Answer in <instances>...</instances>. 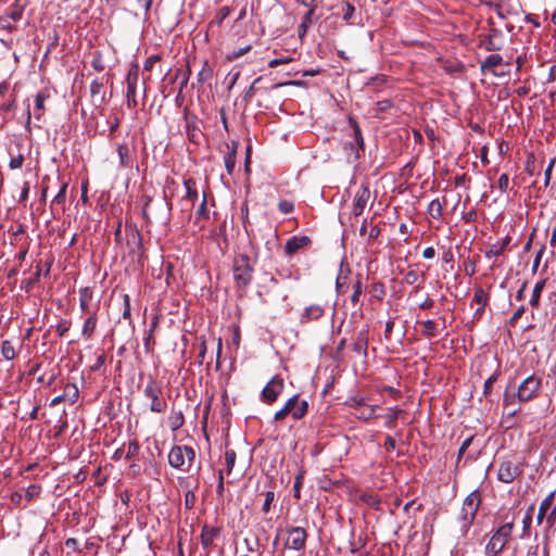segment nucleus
I'll use <instances>...</instances> for the list:
<instances>
[{
  "mask_svg": "<svg viewBox=\"0 0 556 556\" xmlns=\"http://www.w3.org/2000/svg\"><path fill=\"white\" fill-rule=\"evenodd\" d=\"M0 29L8 31H13L15 29V26L11 23V18L4 14L0 16Z\"/></svg>",
  "mask_w": 556,
  "mask_h": 556,
  "instance_id": "nucleus-54",
  "label": "nucleus"
},
{
  "mask_svg": "<svg viewBox=\"0 0 556 556\" xmlns=\"http://www.w3.org/2000/svg\"><path fill=\"white\" fill-rule=\"evenodd\" d=\"M503 63V58L500 54H490L481 62V71H492L496 75L494 68Z\"/></svg>",
  "mask_w": 556,
  "mask_h": 556,
  "instance_id": "nucleus-28",
  "label": "nucleus"
},
{
  "mask_svg": "<svg viewBox=\"0 0 556 556\" xmlns=\"http://www.w3.org/2000/svg\"><path fill=\"white\" fill-rule=\"evenodd\" d=\"M555 165V159H552L544 172V185L547 187L549 185L551 178H552V170Z\"/></svg>",
  "mask_w": 556,
  "mask_h": 556,
  "instance_id": "nucleus-58",
  "label": "nucleus"
},
{
  "mask_svg": "<svg viewBox=\"0 0 556 556\" xmlns=\"http://www.w3.org/2000/svg\"><path fill=\"white\" fill-rule=\"evenodd\" d=\"M370 199V190L367 186L362 185L355 195H354V203L352 213L354 216H359L363 214L368 201Z\"/></svg>",
  "mask_w": 556,
  "mask_h": 556,
  "instance_id": "nucleus-12",
  "label": "nucleus"
},
{
  "mask_svg": "<svg viewBox=\"0 0 556 556\" xmlns=\"http://www.w3.org/2000/svg\"><path fill=\"white\" fill-rule=\"evenodd\" d=\"M303 484V473L300 472L295 477L294 485H293V496L298 500L301 498V488Z\"/></svg>",
  "mask_w": 556,
  "mask_h": 556,
  "instance_id": "nucleus-50",
  "label": "nucleus"
},
{
  "mask_svg": "<svg viewBox=\"0 0 556 556\" xmlns=\"http://www.w3.org/2000/svg\"><path fill=\"white\" fill-rule=\"evenodd\" d=\"M92 301V291L89 288H83L79 290V306L81 312L90 314L93 309H90Z\"/></svg>",
  "mask_w": 556,
  "mask_h": 556,
  "instance_id": "nucleus-25",
  "label": "nucleus"
},
{
  "mask_svg": "<svg viewBox=\"0 0 556 556\" xmlns=\"http://www.w3.org/2000/svg\"><path fill=\"white\" fill-rule=\"evenodd\" d=\"M514 530L513 522L502 525L491 536L485 546L486 556H496L508 543Z\"/></svg>",
  "mask_w": 556,
  "mask_h": 556,
  "instance_id": "nucleus-5",
  "label": "nucleus"
},
{
  "mask_svg": "<svg viewBox=\"0 0 556 556\" xmlns=\"http://www.w3.org/2000/svg\"><path fill=\"white\" fill-rule=\"evenodd\" d=\"M98 323V315L97 309H93L88 314V317L85 319L83 329H81V336L84 339L89 340L92 338L94 330L97 328Z\"/></svg>",
  "mask_w": 556,
  "mask_h": 556,
  "instance_id": "nucleus-18",
  "label": "nucleus"
},
{
  "mask_svg": "<svg viewBox=\"0 0 556 556\" xmlns=\"http://www.w3.org/2000/svg\"><path fill=\"white\" fill-rule=\"evenodd\" d=\"M184 425V415L181 412L173 413L169 417V426L173 431L178 430Z\"/></svg>",
  "mask_w": 556,
  "mask_h": 556,
  "instance_id": "nucleus-43",
  "label": "nucleus"
},
{
  "mask_svg": "<svg viewBox=\"0 0 556 556\" xmlns=\"http://www.w3.org/2000/svg\"><path fill=\"white\" fill-rule=\"evenodd\" d=\"M90 92L92 101L97 105H101L105 100V90L102 81L96 79L90 84Z\"/></svg>",
  "mask_w": 556,
  "mask_h": 556,
  "instance_id": "nucleus-19",
  "label": "nucleus"
},
{
  "mask_svg": "<svg viewBox=\"0 0 556 556\" xmlns=\"http://www.w3.org/2000/svg\"><path fill=\"white\" fill-rule=\"evenodd\" d=\"M195 459V451L189 445H174L168 453L170 467L188 472Z\"/></svg>",
  "mask_w": 556,
  "mask_h": 556,
  "instance_id": "nucleus-2",
  "label": "nucleus"
},
{
  "mask_svg": "<svg viewBox=\"0 0 556 556\" xmlns=\"http://www.w3.org/2000/svg\"><path fill=\"white\" fill-rule=\"evenodd\" d=\"M362 293H363L362 277H361V275H357L356 280L353 283V293L351 295V302L354 305H356L359 302Z\"/></svg>",
  "mask_w": 556,
  "mask_h": 556,
  "instance_id": "nucleus-36",
  "label": "nucleus"
},
{
  "mask_svg": "<svg viewBox=\"0 0 556 556\" xmlns=\"http://www.w3.org/2000/svg\"><path fill=\"white\" fill-rule=\"evenodd\" d=\"M237 454L233 450H227L225 452V465H226V472L227 475H230L233 466L236 464Z\"/></svg>",
  "mask_w": 556,
  "mask_h": 556,
  "instance_id": "nucleus-40",
  "label": "nucleus"
},
{
  "mask_svg": "<svg viewBox=\"0 0 556 556\" xmlns=\"http://www.w3.org/2000/svg\"><path fill=\"white\" fill-rule=\"evenodd\" d=\"M509 242L510 238L506 236L502 241L491 244L485 251V257L492 258L502 255L507 249Z\"/></svg>",
  "mask_w": 556,
  "mask_h": 556,
  "instance_id": "nucleus-20",
  "label": "nucleus"
},
{
  "mask_svg": "<svg viewBox=\"0 0 556 556\" xmlns=\"http://www.w3.org/2000/svg\"><path fill=\"white\" fill-rule=\"evenodd\" d=\"M161 60L160 55L157 54H154V55H151L149 56L146 61H144V64H143V68L146 71H151L154 66V64L156 62H159Z\"/></svg>",
  "mask_w": 556,
  "mask_h": 556,
  "instance_id": "nucleus-61",
  "label": "nucleus"
},
{
  "mask_svg": "<svg viewBox=\"0 0 556 556\" xmlns=\"http://www.w3.org/2000/svg\"><path fill=\"white\" fill-rule=\"evenodd\" d=\"M367 346H368V330L367 329L361 330L357 333L353 349L358 354H366Z\"/></svg>",
  "mask_w": 556,
  "mask_h": 556,
  "instance_id": "nucleus-27",
  "label": "nucleus"
},
{
  "mask_svg": "<svg viewBox=\"0 0 556 556\" xmlns=\"http://www.w3.org/2000/svg\"><path fill=\"white\" fill-rule=\"evenodd\" d=\"M185 188H186V194L181 199L180 203H189L188 210H192L194 206L195 201L198 200V190H197V184L195 180L192 178L186 179L184 181Z\"/></svg>",
  "mask_w": 556,
  "mask_h": 556,
  "instance_id": "nucleus-15",
  "label": "nucleus"
},
{
  "mask_svg": "<svg viewBox=\"0 0 556 556\" xmlns=\"http://www.w3.org/2000/svg\"><path fill=\"white\" fill-rule=\"evenodd\" d=\"M518 475V468L510 462L501 464L497 472L498 480L505 483H510Z\"/></svg>",
  "mask_w": 556,
  "mask_h": 556,
  "instance_id": "nucleus-14",
  "label": "nucleus"
},
{
  "mask_svg": "<svg viewBox=\"0 0 556 556\" xmlns=\"http://www.w3.org/2000/svg\"><path fill=\"white\" fill-rule=\"evenodd\" d=\"M206 201H207L206 200V194L204 193L202 202H201V204H200V206L197 210L195 215H194V224L199 225L200 228L203 227V225H201V220L202 219H208V215H210V212L206 208Z\"/></svg>",
  "mask_w": 556,
  "mask_h": 556,
  "instance_id": "nucleus-29",
  "label": "nucleus"
},
{
  "mask_svg": "<svg viewBox=\"0 0 556 556\" xmlns=\"http://www.w3.org/2000/svg\"><path fill=\"white\" fill-rule=\"evenodd\" d=\"M63 395L65 396V401L74 404L79 395L78 388L74 383H67L64 388Z\"/></svg>",
  "mask_w": 556,
  "mask_h": 556,
  "instance_id": "nucleus-33",
  "label": "nucleus"
},
{
  "mask_svg": "<svg viewBox=\"0 0 556 556\" xmlns=\"http://www.w3.org/2000/svg\"><path fill=\"white\" fill-rule=\"evenodd\" d=\"M308 8V11L303 16L302 23L300 25V28H304V31H306L307 27L313 23V15L315 12V5H306Z\"/></svg>",
  "mask_w": 556,
  "mask_h": 556,
  "instance_id": "nucleus-45",
  "label": "nucleus"
},
{
  "mask_svg": "<svg viewBox=\"0 0 556 556\" xmlns=\"http://www.w3.org/2000/svg\"><path fill=\"white\" fill-rule=\"evenodd\" d=\"M325 314V307L320 304H312L304 308L303 313L300 316V321L302 324H308L311 321H316L321 318Z\"/></svg>",
  "mask_w": 556,
  "mask_h": 556,
  "instance_id": "nucleus-13",
  "label": "nucleus"
},
{
  "mask_svg": "<svg viewBox=\"0 0 556 556\" xmlns=\"http://www.w3.org/2000/svg\"><path fill=\"white\" fill-rule=\"evenodd\" d=\"M163 391L159 383L150 378L143 389L144 397L150 401L149 408L153 413L162 414L167 408V402L162 396Z\"/></svg>",
  "mask_w": 556,
  "mask_h": 556,
  "instance_id": "nucleus-6",
  "label": "nucleus"
},
{
  "mask_svg": "<svg viewBox=\"0 0 556 556\" xmlns=\"http://www.w3.org/2000/svg\"><path fill=\"white\" fill-rule=\"evenodd\" d=\"M439 199H434L428 205V213L432 218L440 219L442 217L443 204Z\"/></svg>",
  "mask_w": 556,
  "mask_h": 556,
  "instance_id": "nucleus-30",
  "label": "nucleus"
},
{
  "mask_svg": "<svg viewBox=\"0 0 556 556\" xmlns=\"http://www.w3.org/2000/svg\"><path fill=\"white\" fill-rule=\"evenodd\" d=\"M488 301L489 294L481 287L476 288L472 302H475L478 306H485Z\"/></svg>",
  "mask_w": 556,
  "mask_h": 556,
  "instance_id": "nucleus-38",
  "label": "nucleus"
},
{
  "mask_svg": "<svg viewBox=\"0 0 556 556\" xmlns=\"http://www.w3.org/2000/svg\"><path fill=\"white\" fill-rule=\"evenodd\" d=\"M151 204H152V199L150 197H147L146 198V202H144V205H143V208H142V216L143 218L150 223L151 222V216H150V207H151Z\"/></svg>",
  "mask_w": 556,
  "mask_h": 556,
  "instance_id": "nucleus-59",
  "label": "nucleus"
},
{
  "mask_svg": "<svg viewBox=\"0 0 556 556\" xmlns=\"http://www.w3.org/2000/svg\"><path fill=\"white\" fill-rule=\"evenodd\" d=\"M23 11H24V8L21 4L14 3L7 9L4 15H7L9 18H11V21L17 22L22 18Z\"/></svg>",
  "mask_w": 556,
  "mask_h": 556,
  "instance_id": "nucleus-31",
  "label": "nucleus"
},
{
  "mask_svg": "<svg viewBox=\"0 0 556 556\" xmlns=\"http://www.w3.org/2000/svg\"><path fill=\"white\" fill-rule=\"evenodd\" d=\"M348 277L346 276H339L337 278L336 288L337 292L340 294L346 293L349 287L346 285Z\"/></svg>",
  "mask_w": 556,
  "mask_h": 556,
  "instance_id": "nucleus-51",
  "label": "nucleus"
},
{
  "mask_svg": "<svg viewBox=\"0 0 556 556\" xmlns=\"http://www.w3.org/2000/svg\"><path fill=\"white\" fill-rule=\"evenodd\" d=\"M421 333L427 338H433L437 336V324L432 319H428L421 323Z\"/></svg>",
  "mask_w": 556,
  "mask_h": 556,
  "instance_id": "nucleus-34",
  "label": "nucleus"
},
{
  "mask_svg": "<svg viewBox=\"0 0 556 556\" xmlns=\"http://www.w3.org/2000/svg\"><path fill=\"white\" fill-rule=\"evenodd\" d=\"M545 286L546 279H541L534 285L529 302L532 308L538 309L540 307L541 294Z\"/></svg>",
  "mask_w": 556,
  "mask_h": 556,
  "instance_id": "nucleus-24",
  "label": "nucleus"
},
{
  "mask_svg": "<svg viewBox=\"0 0 556 556\" xmlns=\"http://www.w3.org/2000/svg\"><path fill=\"white\" fill-rule=\"evenodd\" d=\"M519 404L520 403L518 400H514L513 404L506 403L505 394L503 395V406H504V412L507 417H515L517 415V413H519L521 410V407Z\"/></svg>",
  "mask_w": 556,
  "mask_h": 556,
  "instance_id": "nucleus-35",
  "label": "nucleus"
},
{
  "mask_svg": "<svg viewBox=\"0 0 556 556\" xmlns=\"http://www.w3.org/2000/svg\"><path fill=\"white\" fill-rule=\"evenodd\" d=\"M555 498V491L551 492L540 504L538 516H536V522L538 525H541L543 522V519L547 513V510L551 508L553 502Z\"/></svg>",
  "mask_w": 556,
  "mask_h": 556,
  "instance_id": "nucleus-26",
  "label": "nucleus"
},
{
  "mask_svg": "<svg viewBox=\"0 0 556 556\" xmlns=\"http://www.w3.org/2000/svg\"><path fill=\"white\" fill-rule=\"evenodd\" d=\"M218 534V528L204 526L201 531V544L205 548L210 547Z\"/></svg>",
  "mask_w": 556,
  "mask_h": 556,
  "instance_id": "nucleus-21",
  "label": "nucleus"
},
{
  "mask_svg": "<svg viewBox=\"0 0 556 556\" xmlns=\"http://www.w3.org/2000/svg\"><path fill=\"white\" fill-rule=\"evenodd\" d=\"M402 413L401 409L397 407H391L388 409V413L386 415V426L388 428H392L395 420L399 418V415Z\"/></svg>",
  "mask_w": 556,
  "mask_h": 556,
  "instance_id": "nucleus-42",
  "label": "nucleus"
},
{
  "mask_svg": "<svg viewBox=\"0 0 556 556\" xmlns=\"http://www.w3.org/2000/svg\"><path fill=\"white\" fill-rule=\"evenodd\" d=\"M239 143L237 141H232L230 144H226L227 153L224 156V163L226 170L229 175H232L235 167H236V156H237V149Z\"/></svg>",
  "mask_w": 556,
  "mask_h": 556,
  "instance_id": "nucleus-17",
  "label": "nucleus"
},
{
  "mask_svg": "<svg viewBox=\"0 0 556 556\" xmlns=\"http://www.w3.org/2000/svg\"><path fill=\"white\" fill-rule=\"evenodd\" d=\"M355 12V8L351 3H345L343 8V18L350 21Z\"/></svg>",
  "mask_w": 556,
  "mask_h": 556,
  "instance_id": "nucleus-64",
  "label": "nucleus"
},
{
  "mask_svg": "<svg viewBox=\"0 0 556 556\" xmlns=\"http://www.w3.org/2000/svg\"><path fill=\"white\" fill-rule=\"evenodd\" d=\"M48 96L42 93V92H38L35 97V118L36 119H40L41 115L43 114V111H45V101L47 100Z\"/></svg>",
  "mask_w": 556,
  "mask_h": 556,
  "instance_id": "nucleus-32",
  "label": "nucleus"
},
{
  "mask_svg": "<svg viewBox=\"0 0 556 556\" xmlns=\"http://www.w3.org/2000/svg\"><path fill=\"white\" fill-rule=\"evenodd\" d=\"M509 186V177L507 174H502L497 181V188L501 192H506Z\"/></svg>",
  "mask_w": 556,
  "mask_h": 556,
  "instance_id": "nucleus-56",
  "label": "nucleus"
},
{
  "mask_svg": "<svg viewBox=\"0 0 556 556\" xmlns=\"http://www.w3.org/2000/svg\"><path fill=\"white\" fill-rule=\"evenodd\" d=\"M278 208L282 214H290L294 210V205L292 202L288 200H282L278 203Z\"/></svg>",
  "mask_w": 556,
  "mask_h": 556,
  "instance_id": "nucleus-53",
  "label": "nucleus"
},
{
  "mask_svg": "<svg viewBox=\"0 0 556 556\" xmlns=\"http://www.w3.org/2000/svg\"><path fill=\"white\" fill-rule=\"evenodd\" d=\"M287 538L285 540V547L296 552H302L305 548L307 532L302 527H289L286 530Z\"/></svg>",
  "mask_w": 556,
  "mask_h": 556,
  "instance_id": "nucleus-8",
  "label": "nucleus"
},
{
  "mask_svg": "<svg viewBox=\"0 0 556 556\" xmlns=\"http://www.w3.org/2000/svg\"><path fill=\"white\" fill-rule=\"evenodd\" d=\"M350 124L352 127V137L353 140L349 141L344 144L345 149H349L351 153L354 154L355 159L361 156V153L364 152V139L358 124L350 118Z\"/></svg>",
  "mask_w": 556,
  "mask_h": 556,
  "instance_id": "nucleus-11",
  "label": "nucleus"
},
{
  "mask_svg": "<svg viewBox=\"0 0 556 556\" xmlns=\"http://www.w3.org/2000/svg\"><path fill=\"white\" fill-rule=\"evenodd\" d=\"M253 265L245 254H239L233 258L232 273L233 280L239 289H245L253 279Z\"/></svg>",
  "mask_w": 556,
  "mask_h": 556,
  "instance_id": "nucleus-3",
  "label": "nucleus"
},
{
  "mask_svg": "<svg viewBox=\"0 0 556 556\" xmlns=\"http://www.w3.org/2000/svg\"><path fill=\"white\" fill-rule=\"evenodd\" d=\"M308 410V403L305 400H300L299 394L291 396L281 409L275 413L274 420L282 421L288 415H291L294 420L302 419Z\"/></svg>",
  "mask_w": 556,
  "mask_h": 556,
  "instance_id": "nucleus-4",
  "label": "nucleus"
},
{
  "mask_svg": "<svg viewBox=\"0 0 556 556\" xmlns=\"http://www.w3.org/2000/svg\"><path fill=\"white\" fill-rule=\"evenodd\" d=\"M377 407H378L377 405H365L363 400H359L357 402V406L355 407L356 416L359 419H364V420H368L370 418H374V417H376L375 416V409Z\"/></svg>",
  "mask_w": 556,
  "mask_h": 556,
  "instance_id": "nucleus-23",
  "label": "nucleus"
},
{
  "mask_svg": "<svg viewBox=\"0 0 556 556\" xmlns=\"http://www.w3.org/2000/svg\"><path fill=\"white\" fill-rule=\"evenodd\" d=\"M140 446L137 441H131L127 445L126 458L131 459L139 453Z\"/></svg>",
  "mask_w": 556,
  "mask_h": 556,
  "instance_id": "nucleus-48",
  "label": "nucleus"
},
{
  "mask_svg": "<svg viewBox=\"0 0 556 556\" xmlns=\"http://www.w3.org/2000/svg\"><path fill=\"white\" fill-rule=\"evenodd\" d=\"M292 58H280V59H273L271 61H269L268 63V66L274 68V67H277L279 65H283V64H288L290 62H292Z\"/></svg>",
  "mask_w": 556,
  "mask_h": 556,
  "instance_id": "nucleus-63",
  "label": "nucleus"
},
{
  "mask_svg": "<svg viewBox=\"0 0 556 556\" xmlns=\"http://www.w3.org/2000/svg\"><path fill=\"white\" fill-rule=\"evenodd\" d=\"M311 239L307 236L292 237L287 241L285 251L287 254L292 255L302 248L307 247Z\"/></svg>",
  "mask_w": 556,
  "mask_h": 556,
  "instance_id": "nucleus-16",
  "label": "nucleus"
},
{
  "mask_svg": "<svg viewBox=\"0 0 556 556\" xmlns=\"http://www.w3.org/2000/svg\"><path fill=\"white\" fill-rule=\"evenodd\" d=\"M66 189H67V184L64 182L59 192L56 193V195L53 198L52 200V204H64L65 202V198H66Z\"/></svg>",
  "mask_w": 556,
  "mask_h": 556,
  "instance_id": "nucleus-49",
  "label": "nucleus"
},
{
  "mask_svg": "<svg viewBox=\"0 0 556 556\" xmlns=\"http://www.w3.org/2000/svg\"><path fill=\"white\" fill-rule=\"evenodd\" d=\"M542 389V378L532 374L525 378L517 387L509 384L505 390V402L513 404L514 400L527 403L536 399Z\"/></svg>",
  "mask_w": 556,
  "mask_h": 556,
  "instance_id": "nucleus-1",
  "label": "nucleus"
},
{
  "mask_svg": "<svg viewBox=\"0 0 556 556\" xmlns=\"http://www.w3.org/2000/svg\"><path fill=\"white\" fill-rule=\"evenodd\" d=\"M404 280L407 285H415L419 280V274L416 270H408L404 276Z\"/></svg>",
  "mask_w": 556,
  "mask_h": 556,
  "instance_id": "nucleus-57",
  "label": "nucleus"
},
{
  "mask_svg": "<svg viewBox=\"0 0 556 556\" xmlns=\"http://www.w3.org/2000/svg\"><path fill=\"white\" fill-rule=\"evenodd\" d=\"M501 34L497 30H493L488 38L482 41V46L486 51H500L502 43L500 42Z\"/></svg>",
  "mask_w": 556,
  "mask_h": 556,
  "instance_id": "nucleus-22",
  "label": "nucleus"
},
{
  "mask_svg": "<svg viewBox=\"0 0 556 556\" xmlns=\"http://www.w3.org/2000/svg\"><path fill=\"white\" fill-rule=\"evenodd\" d=\"M275 501V492L267 491L265 493V501L262 507L263 513L267 514L270 510V505Z\"/></svg>",
  "mask_w": 556,
  "mask_h": 556,
  "instance_id": "nucleus-52",
  "label": "nucleus"
},
{
  "mask_svg": "<svg viewBox=\"0 0 556 556\" xmlns=\"http://www.w3.org/2000/svg\"><path fill=\"white\" fill-rule=\"evenodd\" d=\"M285 388L283 379L276 375L274 376L267 384L263 388L261 392V399L264 403L270 405L277 401L278 396L282 393Z\"/></svg>",
  "mask_w": 556,
  "mask_h": 556,
  "instance_id": "nucleus-9",
  "label": "nucleus"
},
{
  "mask_svg": "<svg viewBox=\"0 0 556 556\" xmlns=\"http://www.w3.org/2000/svg\"><path fill=\"white\" fill-rule=\"evenodd\" d=\"M23 163H24V156H23V154H18L16 156L11 157L9 167L11 169H18L23 166Z\"/></svg>",
  "mask_w": 556,
  "mask_h": 556,
  "instance_id": "nucleus-55",
  "label": "nucleus"
},
{
  "mask_svg": "<svg viewBox=\"0 0 556 556\" xmlns=\"http://www.w3.org/2000/svg\"><path fill=\"white\" fill-rule=\"evenodd\" d=\"M123 300H124L123 318L128 319V318H130V298L128 294H124Z\"/></svg>",
  "mask_w": 556,
  "mask_h": 556,
  "instance_id": "nucleus-62",
  "label": "nucleus"
},
{
  "mask_svg": "<svg viewBox=\"0 0 556 556\" xmlns=\"http://www.w3.org/2000/svg\"><path fill=\"white\" fill-rule=\"evenodd\" d=\"M1 354L2 356L7 359V361H12L15 358L16 356V353H15V349H14V345L12 344L11 341L9 340H4L2 342V346H1Z\"/></svg>",
  "mask_w": 556,
  "mask_h": 556,
  "instance_id": "nucleus-37",
  "label": "nucleus"
},
{
  "mask_svg": "<svg viewBox=\"0 0 556 556\" xmlns=\"http://www.w3.org/2000/svg\"><path fill=\"white\" fill-rule=\"evenodd\" d=\"M481 497L478 491H472L464 501L460 510L462 519L465 526H469L478 511Z\"/></svg>",
  "mask_w": 556,
  "mask_h": 556,
  "instance_id": "nucleus-10",
  "label": "nucleus"
},
{
  "mask_svg": "<svg viewBox=\"0 0 556 556\" xmlns=\"http://www.w3.org/2000/svg\"><path fill=\"white\" fill-rule=\"evenodd\" d=\"M497 377H498V374L497 372H494L493 375H491L484 382V386H483V394L484 395H489L491 394L492 392V389H493V386L494 383L496 382L497 380Z\"/></svg>",
  "mask_w": 556,
  "mask_h": 556,
  "instance_id": "nucleus-47",
  "label": "nucleus"
},
{
  "mask_svg": "<svg viewBox=\"0 0 556 556\" xmlns=\"http://www.w3.org/2000/svg\"><path fill=\"white\" fill-rule=\"evenodd\" d=\"M533 510H534V506H530L526 514H525V517L522 519V526H523V536H529L530 533H529V529L531 527V523H532V516H533Z\"/></svg>",
  "mask_w": 556,
  "mask_h": 556,
  "instance_id": "nucleus-41",
  "label": "nucleus"
},
{
  "mask_svg": "<svg viewBox=\"0 0 556 556\" xmlns=\"http://www.w3.org/2000/svg\"><path fill=\"white\" fill-rule=\"evenodd\" d=\"M250 50H251V45H247L242 48H239V49H236V50H232L231 52H229L226 55V59L228 61H235V60L239 59L240 56L244 55L245 53H248Z\"/></svg>",
  "mask_w": 556,
  "mask_h": 556,
  "instance_id": "nucleus-44",
  "label": "nucleus"
},
{
  "mask_svg": "<svg viewBox=\"0 0 556 556\" xmlns=\"http://www.w3.org/2000/svg\"><path fill=\"white\" fill-rule=\"evenodd\" d=\"M117 153L119 157V164L122 167H127L129 165V151L126 144L117 146Z\"/></svg>",
  "mask_w": 556,
  "mask_h": 556,
  "instance_id": "nucleus-39",
  "label": "nucleus"
},
{
  "mask_svg": "<svg viewBox=\"0 0 556 556\" xmlns=\"http://www.w3.org/2000/svg\"><path fill=\"white\" fill-rule=\"evenodd\" d=\"M40 274H41V268H40V266H37V267H36V271H35V274H34V277H31V278H29V279H27V280H24V281L22 282V288H25V289H26V291L30 290V288L33 287V285H34V283H36V282L39 280V278H40Z\"/></svg>",
  "mask_w": 556,
  "mask_h": 556,
  "instance_id": "nucleus-46",
  "label": "nucleus"
},
{
  "mask_svg": "<svg viewBox=\"0 0 556 556\" xmlns=\"http://www.w3.org/2000/svg\"><path fill=\"white\" fill-rule=\"evenodd\" d=\"M40 493V486L38 485H29L26 490V498L28 502H30L35 496H37Z\"/></svg>",
  "mask_w": 556,
  "mask_h": 556,
  "instance_id": "nucleus-60",
  "label": "nucleus"
},
{
  "mask_svg": "<svg viewBox=\"0 0 556 556\" xmlns=\"http://www.w3.org/2000/svg\"><path fill=\"white\" fill-rule=\"evenodd\" d=\"M126 84H127L126 104L129 109H134L138 105L137 90L139 88V84H140L138 64L134 63L130 65L128 73H127V77H126Z\"/></svg>",
  "mask_w": 556,
  "mask_h": 556,
  "instance_id": "nucleus-7",
  "label": "nucleus"
}]
</instances>
